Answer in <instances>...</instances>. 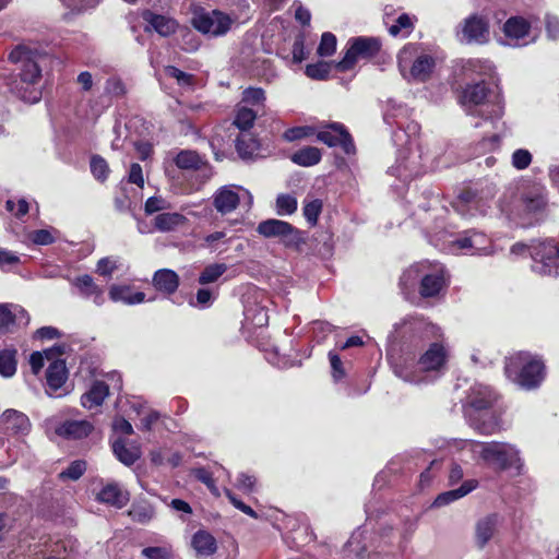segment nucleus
I'll use <instances>...</instances> for the list:
<instances>
[{
	"label": "nucleus",
	"mask_w": 559,
	"mask_h": 559,
	"mask_svg": "<svg viewBox=\"0 0 559 559\" xmlns=\"http://www.w3.org/2000/svg\"><path fill=\"white\" fill-rule=\"evenodd\" d=\"M448 353L439 343H432L417 362L403 360L393 365V372L405 382L419 384L436 378L447 362Z\"/></svg>",
	"instance_id": "nucleus-1"
},
{
	"label": "nucleus",
	"mask_w": 559,
	"mask_h": 559,
	"mask_svg": "<svg viewBox=\"0 0 559 559\" xmlns=\"http://www.w3.org/2000/svg\"><path fill=\"white\" fill-rule=\"evenodd\" d=\"M461 449L471 453L473 460L483 463L496 471L509 468L520 469L522 466L520 452L507 442H480L474 440L461 441Z\"/></svg>",
	"instance_id": "nucleus-2"
},
{
	"label": "nucleus",
	"mask_w": 559,
	"mask_h": 559,
	"mask_svg": "<svg viewBox=\"0 0 559 559\" xmlns=\"http://www.w3.org/2000/svg\"><path fill=\"white\" fill-rule=\"evenodd\" d=\"M497 394L485 384L476 383L469 389L467 403L472 411L468 413L471 426L483 435H492L500 430L499 419L496 414L489 412Z\"/></svg>",
	"instance_id": "nucleus-3"
},
{
	"label": "nucleus",
	"mask_w": 559,
	"mask_h": 559,
	"mask_svg": "<svg viewBox=\"0 0 559 559\" xmlns=\"http://www.w3.org/2000/svg\"><path fill=\"white\" fill-rule=\"evenodd\" d=\"M504 371L510 380L525 389L538 386L544 378L543 362L522 352L507 359Z\"/></svg>",
	"instance_id": "nucleus-4"
},
{
	"label": "nucleus",
	"mask_w": 559,
	"mask_h": 559,
	"mask_svg": "<svg viewBox=\"0 0 559 559\" xmlns=\"http://www.w3.org/2000/svg\"><path fill=\"white\" fill-rule=\"evenodd\" d=\"M191 24L203 35L219 37L228 33L234 20L219 10L207 11L201 7H195L192 10Z\"/></svg>",
	"instance_id": "nucleus-5"
},
{
	"label": "nucleus",
	"mask_w": 559,
	"mask_h": 559,
	"mask_svg": "<svg viewBox=\"0 0 559 559\" xmlns=\"http://www.w3.org/2000/svg\"><path fill=\"white\" fill-rule=\"evenodd\" d=\"M399 67L406 78V70L409 68V76L417 81H426L433 67L435 59L426 53L417 55V47L415 45L405 46L397 56Z\"/></svg>",
	"instance_id": "nucleus-6"
},
{
	"label": "nucleus",
	"mask_w": 559,
	"mask_h": 559,
	"mask_svg": "<svg viewBox=\"0 0 559 559\" xmlns=\"http://www.w3.org/2000/svg\"><path fill=\"white\" fill-rule=\"evenodd\" d=\"M257 231L265 238H277L287 248L299 249L306 242L304 233L285 221L270 218L259 223Z\"/></svg>",
	"instance_id": "nucleus-7"
},
{
	"label": "nucleus",
	"mask_w": 559,
	"mask_h": 559,
	"mask_svg": "<svg viewBox=\"0 0 559 559\" xmlns=\"http://www.w3.org/2000/svg\"><path fill=\"white\" fill-rule=\"evenodd\" d=\"M347 46L343 59L334 63L341 72L353 69L360 59L373 58L381 49L380 40L374 37H355L348 40Z\"/></svg>",
	"instance_id": "nucleus-8"
},
{
	"label": "nucleus",
	"mask_w": 559,
	"mask_h": 559,
	"mask_svg": "<svg viewBox=\"0 0 559 559\" xmlns=\"http://www.w3.org/2000/svg\"><path fill=\"white\" fill-rule=\"evenodd\" d=\"M533 270L542 275H559V248L554 240L539 241L531 246Z\"/></svg>",
	"instance_id": "nucleus-9"
},
{
	"label": "nucleus",
	"mask_w": 559,
	"mask_h": 559,
	"mask_svg": "<svg viewBox=\"0 0 559 559\" xmlns=\"http://www.w3.org/2000/svg\"><path fill=\"white\" fill-rule=\"evenodd\" d=\"M317 139L330 147L341 146L347 155L356 152L354 140L342 123L329 124L326 129L317 132Z\"/></svg>",
	"instance_id": "nucleus-10"
},
{
	"label": "nucleus",
	"mask_w": 559,
	"mask_h": 559,
	"mask_svg": "<svg viewBox=\"0 0 559 559\" xmlns=\"http://www.w3.org/2000/svg\"><path fill=\"white\" fill-rule=\"evenodd\" d=\"M461 35L467 44H486L490 38L489 23L485 17L473 14L463 21Z\"/></svg>",
	"instance_id": "nucleus-11"
},
{
	"label": "nucleus",
	"mask_w": 559,
	"mask_h": 559,
	"mask_svg": "<svg viewBox=\"0 0 559 559\" xmlns=\"http://www.w3.org/2000/svg\"><path fill=\"white\" fill-rule=\"evenodd\" d=\"M500 521L501 518L498 513H489L476 521L474 526V542L477 549H484L495 537Z\"/></svg>",
	"instance_id": "nucleus-12"
},
{
	"label": "nucleus",
	"mask_w": 559,
	"mask_h": 559,
	"mask_svg": "<svg viewBox=\"0 0 559 559\" xmlns=\"http://www.w3.org/2000/svg\"><path fill=\"white\" fill-rule=\"evenodd\" d=\"M547 205L546 189L540 185H533L524 190L521 198L522 211L525 215H537L544 212Z\"/></svg>",
	"instance_id": "nucleus-13"
},
{
	"label": "nucleus",
	"mask_w": 559,
	"mask_h": 559,
	"mask_svg": "<svg viewBox=\"0 0 559 559\" xmlns=\"http://www.w3.org/2000/svg\"><path fill=\"white\" fill-rule=\"evenodd\" d=\"M503 34L512 41L513 46L527 45L530 41H534L536 39L534 36L530 40H526L531 35V25L522 16H512L508 19L503 25Z\"/></svg>",
	"instance_id": "nucleus-14"
},
{
	"label": "nucleus",
	"mask_w": 559,
	"mask_h": 559,
	"mask_svg": "<svg viewBox=\"0 0 559 559\" xmlns=\"http://www.w3.org/2000/svg\"><path fill=\"white\" fill-rule=\"evenodd\" d=\"M175 164L180 169L198 171L202 176L201 182L212 176L211 167L195 151L185 150L179 152L175 158Z\"/></svg>",
	"instance_id": "nucleus-15"
},
{
	"label": "nucleus",
	"mask_w": 559,
	"mask_h": 559,
	"mask_svg": "<svg viewBox=\"0 0 559 559\" xmlns=\"http://www.w3.org/2000/svg\"><path fill=\"white\" fill-rule=\"evenodd\" d=\"M490 240L483 233L473 230L466 231L454 241V246L471 254H488Z\"/></svg>",
	"instance_id": "nucleus-16"
},
{
	"label": "nucleus",
	"mask_w": 559,
	"mask_h": 559,
	"mask_svg": "<svg viewBox=\"0 0 559 559\" xmlns=\"http://www.w3.org/2000/svg\"><path fill=\"white\" fill-rule=\"evenodd\" d=\"M70 283L81 297L92 299L96 306L99 307L105 302L104 290L94 282L92 276L87 274L80 275L72 278Z\"/></svg>",
	"instance_id": "nucleus-17"
},
{
	"label": "nucleus",
	"mask_w": 559,
	"mask_h": 559,
	"mask_svg": "<svg viewBox=\"0 0 559 559\" xmlns=\"http://www.w3.org/2000/svg\"><path fill=\"white\" fill-rule=\"evenodd\" d=\"M29 322L28 313L17 305H0V333H7L11 326L27 325Z\"/></svg>",
	"instance_id": "nucleus-18"
},
{
	"label": "nucleus",
	"mask_w": 559,
	"mask_h": 559,
	"mask_svg": "<svg viewBox=\"0 0 559 559\" xmlns=\"http://www.w3.org/2000/svg\"><path fill=\"white\" fill-rule=\"evenodd\" d=\"M445 285L444 271L436 265L431 271L426 270L423 274L419 293L423 297H433L440 293Z\"/></svg>",
	"instance_id": "nucleus-19"
},
{
	"label": "nucleus",
	"mask_w": 559,
	"mask_h": 559,
	"mask_svg": "<svg viewBox=\"0 0 559 559\" xmlns=\"http://www.w3.org/2000/svg\"><path fill=\"white\" fill-rule=\"evenodd\" d=\"M240 202V195L231 187H223L213 197V204L217 212L225 215L235 211Z\"/></svg>",
	"instance_id": "nucleus-20"
},
{
	"label": "nucleus",
	"mask_w": 559,
	"mask_h": 559,
	"mask_svg": "<svg viewBox=\"0 0 559 559\" xmlns=\"http://www.w3.org/2000/svg\"><path fill=\"white\" fill-rule=\"evenodd\" d=\"M93 430V425L85 419L67 420L56 428V433L68 439H82Z\"/></svg>",
	"instance_id": "nucleus-21"
},
{
	"label": "nucleus",
	"mask_w": 559,
	"mask_h": 559,
	"mask_svg": "<svg viewBox=\"0 0 559 559\" xmlns=\"http://www.w3.org/2000/svg\"><path fill=\"white\" fill-rule=\"evenodd\" d=\"M1 423L4 429L12 433H26L31 428L28 417L15 409H7L3 412Z\"/></svg>",
	"instance_id": "nucleus-22"
},
{
	"label": "nucleus",
	"mask_w": 559,
	"mask_h": 559,
	"mask_svg": "<svg viewBox=\"0 0 559 559\" xmlns=\"http://www.w3.org/2000/svg\"><path fill=\"white\" fill-rule=\"evenodd\" d=\"M47 385L46 390L48 395H52V392L59 390L67 380V368L66 362L62 359H56L49 364L46 372Z\"/></svg>",
	"instance_id": "nucleus-23"
},
{
	"label": "nucleus",
	"mask_w": 559,
	"mask_h": 559,
	"mask_svg": "<svg viewBox=\"0 0 559 559\" xmlns=\"http://www.w3.org/2000/svg\"><path fill=\"white\" fill-rule=\"evenodd\" d=\"M478 486V481L476 479H467L465 480L459 488L452 489L445 492H442L437 496L432 506L440 508L447 504H450L472 492Z\"/></svg>",
	"instance_id": "nucleus-24"
},
{
	"label": "nucleus",
	"mask_w": 559,
	"mask_h": 559,
	"mask_svg": "<svg viewBox=\"0 0 559 559\" xmlns=\"http://www.w3.org/2000/svg\"><path fill=\"white\" fill-rule=\"evenodd\" d=\"M97 500L116 508H122L129 501V493L122 490L118 484L110 483L98 492Z\"/></svg>",
	"instance_id": "nucleus-25"
},
{
	"label": "nucleus",
	"mask_w": 559,
	"mask_h": 559,
	"mask_svg": "<svg viewBox=\"0 0 559 559\" xmlns=\"http://www.w3.org/2000/svg\"><path fill=\"white\" fill-rule=\"evenodd\" d=\"M153 285L157 290L173 294L179 286V276L173 270L162 269L155 272L153 276Z\"/></svg>",
	"instance_id": "nucleus-26"
},
{
	"label": "nucleus",
	"mask_w": 559,
	"mask_h": 559,
	"mask_svg": "<svg viewBox=\"0 0 559 559\" xmlns=\"http://www.w3.org/2000/svg\"><path fill=\"white\" fill-rule=\"evenodd\" d=\"M109 393L108 385L103 381L93 383L88 392L82 395L81 404L85 408H93L103 404Z\"/></svg>",
	"instance_id": "nucleus-27"
},
{
	"label": "nucleus",
	"mask_w": 559,
	"mask_h": 559,
	"mask_svg": "<svg viewBox=\"0 0 559 559\" xmlns=\"http://www.w3.org/2000/svg\"><path fill=\"white\" fill-rule=\"evenodd\" d=\"M144 20L160 35L169 36L177 29V22L168 16L146 12Z\"/></svg>",
	"instance_id": "nucleus-28"
},
{
	"label": "nucleus",
	"mask_w": 559,
	"mask_h": 559,
	"mask_svg": "<svg viewBox=\"0 0 559 559\" xmlns=\"http://www.w3.org/2000/svg\"><path fill=\"white\" fill-rule=\"evenodd\" d=\"M488 88L484 82L467 85L462 94L461 103L463 106H478L486 99Z\"/></svg>",
	"instance_id": "nucleus-29"
},
{
	"label": "nucleus",
	"mask_w": 559,
	"mask_h": 559,
	"mask_svg": "<svg viewBox=\"0 0 559 559\" xmlns=\"http://www.w3.org/2000/svg\"><path fill=\"white\" fill-rule=\"evenodd\" d=\"M109 297L112 301H122L127 305L141 304L145 299V294L142 292H131L126 286L112 285L109 289Z\"/></svg>",
	"instance_id": "nucleus-30"
},
{
	"label": "nucleus",
	"mask_w": 559,
	"mask_h": 559,
	"mask_svg": "<svg viewBox=\"0 0 559 559\" xmlns=\"http://www.w3.org/2000/svg\"><path fill=\"white\" fill-rule=\"evenodd\" d=\"M192 547L201 556H211L217 549L215 538L205 531H198L193 535Z\"/></svg>",
	"instance_id": "nucleus-31"
},
{
	"label": "nucleus",
	"mask_w": 559,
	"mask_h": 559,
	"mask_svg": "<svg viewBox=\"0 0 559 559\" xmlns=\"http://www.w3.org/2000/svg\"><path fill=\"white\" fill-rule=\"evenodd\" d=\"M187 218L180 213H162L154 217V226L162 233L175 230L182 226Z\"/></svg>",
	"instance_id": "nucleus-32"
},
{
	"label": "nucleus",
	"mask_w": 559,
	"mask_h": 559,
	"mask_svg": "<svg viewBox=\"0 0 559 559\" xmlns=\"http://www.w3.org/2000/svg\"><path fill=\"white\" fill-rule=\"evenodd\" d=\"M112 450L116 457L127 466L132 465L141 456L140 449L136 447H127L122 439H117L112 443Z\"/></svg>",
	"instance_id": "nucleus-33"
},
{
	"label": "nucleus",
	"mask_w": 559,
	"mask_h": 559,
	"mask_svg": "<svg viewBox=\"0 0 559 559\" xmlns=\"http://www.w3.org/2000/svg\"><path fill=\"white\" fill-rule=\"evenodd\" d=\"M321 151L314 146H306L292 155V162L302 167L314 166L320 163Z\"/></svg>",
	"instance_id": "nucleus-34"
},
{
	"label": "nucleus",
	"mask_w": 559,
	"mask_h": 559,
	"mask_svg": "<svg viewBox=\"0 0 559 559\" xmlns=\"http://www.w3.org/2000/svg\"><path fill=\"white\" fill-rule=\"evenodd\" d=\"M429 269V265L421 262L416 263L409 266L404 271L400 278V285L403 289L413 288L418 282L421 283L423 274H425L426 270Z\"/></svg>",
	"instance_id": "nucleus-35"
},
{
	"label": "nucleus",
	"mask_w": 559,
	"mask_h": 559,
	"mask_svg": "<svg viewBox=\"0 0 559 559\" xmlns=\"http://www.w3.org/2000/svg\"><path fill=\"white\" fill-rule=\"evenodd\" d=\"M236 148L242 158H248L258 151L259 143L251 133L242 132L236 138Z\"/></svg>",
	"instance_id": "nucleus-36"
},
{
	"label": "nucleus",
	"mask_w": 559,
	"mask_h": 559,
	"mask_svg": "<svg viewBox=\"0 0 559 559\" xmlns=\"http://www.w3.org/2000/svg\"><path fill=\"white\" fill-rule=\"evenodd\" d=\"M16 350H0V374L5 378L12 377L16 372Z\"/></svg>",
	"instance_id": "nucleus-37"
},
{
	"label": "nucleus",
	"mask_w": 559,
	"mask_h": 559,
	"mask_svg": "<svg viewBox=\"0 0 559 559\" xmlns=\"http://www.w3.org/2000/svg\"><path fill=\"white\" fill-rule=\"evenodd\" d=\"M129 515L132 518L133 521L144 524L150 522L154 518L155 511L150 503L139 502L134 503L131 507Z\"/></svg>",
	"instance_id": "nucleus-38"
},
{
	"label": "nucleus",
	"mask_w": 559,
	"mask_h": 559,
	"mask_svg": "<svg viewBox=\"0 0 559 559\" xmlns=\"http://www.w3.org/2000/svg\"><path fill=\"white\" fill-rule=\"evenodd\" d=\"M227 265L225 263H213L204 267L199 276V283L206 285L216 282L226 271Z\"/></svg>",
	"instance_id": "nucleus-39"
},
{
	"label": "nucleus",
	"mask_w": 559,
	"mask_h": 559,
	"mask_svg": "<svg viewBox=\"0 0 559 559\" xmlns=\"http://www.w3.org/2000/svg\"><path fill=\"white\" fill-rule=\"evenodd\" d=\"M297 199L288 193L278 194L276 198V213L281 216L292 215L297 211Z\"/></svg>",
	"instance_id": "nucleus-40"
},
{
	"label": "nucleus",
	"mask_w": 559,
	"mask_h": 559,
	"mask_svg": "<svg viewBox=\"0 0 559 559\" xmlns=\"http://www.w3.org/2000/svg\"><path fill=\"white\" fill-rule=\"evenodd\" d=\"M257 112L248 107H239L235 117V126L242 131H247L253 126Z\"/></svg>",
	"instance_id": "nucleus-41"
},
{
	"label": "nucleus",
	"mask_w": 559,
	"mask_h": 559,
	"mask_svg": "<svg viewBox=\"0 0 559 559\" xmlns=\"http://www.w3.org/2000/svg\"><path fill=\"white\" fill-rule=\"evenodd\" d=\"M20 75L22 82L34 85L40 79V68L35 61L26 59Z\"/></svg>",
	"instance_id": "nucleus-42"
},
{
	"label": "nucleus",
	"mask_w": 559,
	"mask_h": 559,
	"mask_svg": "<svg viewBox=\"0 0 559 559\" xmlns=\"http://www.w3.org/2000/svg\"><path fill=\"white\" fill-rule=\"evenodd\" d=\"M336 43L337 40L334 34L330 32L323 33L321 36L319 47L317 49L318 55L320 57L332 56L336 50Z\"/></svg>",
	"instance_id": "nucleus-43"
},
{
	"label": "nucleus",
	"mask_w": 559,
	"mask_h": 559,
	"mask_svg": "<svg viewBox=\"0 0 559 559\" xmlns=\"http://www.w3.org/2000/svg\"><path fill=\"white\" fill-rule=\"evenodd\" d=\"M322 201L319 199H314L308 202H305V205L302 207L304 216L307 219V222L314 226L318 222L319 215L322 211Z\"/></svg>",
	"instance_id": "nucleus-44"
},
{
	"label": "nucleus",
	"mask_w": 559,
	"mask_h": 559,
	"mask_svg": "<svg viewBox=\"0 0 559 559\" xmlns=\"http://www.w3.org/2000/svg\"><path fill=\"white\" fill-rule=\"evenodd\" d=\"M313 134H317L316 129L311 126H299L287 129L283 136L288 142H294L297 140L309 138Z\"/></svg>",
	"instance_id": "nucleus-45"
},
{
	"label": "nucleus",
	"mask_w": 559,
	"mask_h": 559,
	"mask_svg": "<svg viewBox=\"0 0 559 559\" xmlns=\"http://www.w3.org/2000/svg\"><path fill=\"white\" fill-rule=\"evenodd\" d=\"M331 71V63L319 61L317 63L308 64L306 67V74L313 80L328 79Z\"/></svg>",
	"instance_id": "nucleus-46"
},
{
	"label": "nucleus",
	"mask_w": 559,
	"mask_h": 559,
	"mask_svg": "<svg viewBox=\"0 0 559 559\" xmlns=\"http://www.w3.org/2000/svg\"><path fill=\"white\" fill-rule=\"evenodd\" d=\"M165 74L173 78L182 87H190L194 83V76L190 73L183 72L174 66H167L165 68Z\"/></svg>",
	"instance_id": "nucleus-47"
},
{
	"label": "nucleus",
	"mask_w": 559,
	"mask_h": 559,
	"mask_svg": "<svg viewBox=\"0 0 559 559\" xmlns=\"http://www.w3.org/2000/svg\"><path fill=\"white\" fill-rule=\"evenodd\" d=\"M414 27V23L412 17L408 14H401L395 23L389 27V33L392 36L400 35L403 31H405L404 35H408Z\"/></svg>",
	"instance_id": "nucleus-48"
},
{
	"label": "nucleus",
	"mask_w": 559,
	"mask_h": 559,
	"mask_svg": "<svg viewBox=\"0 0 559 559\" xmlns=\"http://www.w3.org/2000/svg\"><path fill=\"white\" fill-rule=\"evenodd\" d=\"M86 471L85 461L78 460L72 462L64 471L59 474L61 479L78 480Z\"/></svg>",
	"instance_id": "nucleus-49"
},
{
	"label": "nucleus",
	"mask_w": 559,
	"mask_h": 559,
	"mask_svg": "<svg viewBox=\"0 0 559 559\" xmlns=\"http://www.w3.org/2000/svg\"><path fill=\"white\" fill-rule=\"evenodd\" d=\"M478 201L469 195V193L462 194L459 202L455 204V209L462 215L474 216L477 211Z\"/></svg>",
	"instance_id": "nucleus-50"
},
{
	"label": "nucleus",
	"mask_w": 559,
	"mask_h": 559,
	"mask_svg": "<svg viewBox=\"0 0 559 559\" xmlns=\"http://www.w3.org/2000/svg\"><path fill=\"white\" fill-rule=\"evenodd\" d=\"M265 100V93L260 87H249L242 93V103L251 106L263 104Z\"/></svg>",
	"instance_id": "nucleus-51"
},
{
	"label": "nucleus",
	"mask_w": 559,
	"mask_h": 559,
	"mask_svg": "<svg viewBox=\"0 0 559 559\" xmlns=\"http://www.w3.org/2000/svg\"><path fill=\"white\" fill-rule=\"evenodd\" d=\"M142 556L146 559H170L171 548L169 546L145 547L142 549Z\"/></svg>",
	"instance_id": "nucleus-52"
},
{
	"label": "nucleus",
	"mask_w": 559,
	"mask_h": 559,
	"mask_svg": "<svg viewBox=\"0 0 559 559\" xmlns=\"http://www.w3.org/2000/svg\"><path fill=\"white\" fill-rule=\"evenodd\" d=\"M91 170L95 178L105 180L108 176L109 168L107 162L100 156H93L91 159Z\"/></svg>",
	"instance_id": "nucleus-53"
},
{
	"label": "nucleus",
	"mask_w": 559,
	"mask_h": 559,
	"mask_svg": "<svg viewBox=\"0 0 559 559\" xmlns=\"http://www.w3.org/2000/svg\"><path fill=\"white\" fill-rule=\"evenodd\" d=\"M532 163V154L527 150L519 148L512 154V166L519 170L525 169Z\"/></svg>",
	"instance_id": "nucleus-54"
},
{
	"label": "nucleus",
	"mask_w": 559,
	"mask_h": 559,
	"mask_svg": "<svg viewBox=\"0 0 559 559\" xmlns=\"http://www.w3.org/2000/svg\"><path fill=\"white\" fill-rule=\"evenodd\" d=\"M465 72H477L480 74H489L492 70V66L489 61L485 60H467L463 66Z\"/></svg>",
	"instance_id": "nucleus-55"
},
{
	"label": "nucleus",
	"mask_w": 559,
	"mask_h": 559,
	"mask_svg": "<svg viewBox=\"0 0 559 559\" xmlns=\"http://www.w3.org/2000/svg\"><path fill=\"white\" fill-rule=\"evenodd\" d=\"M213 301V293L209 288H200L195 295V301L190 300V305L199 308H207Z\"/></svg>",
	"instance_id": "nucleus-56"
},
{
	"label": "nucleus",
	"mask_w": 559,
	"mask_h": 559,
	"mask_svg": "<svg viewBox=\"0 0 559 559\" xmlns=\"http://www.w3.org/2000/svg\"><path fill=\"white\" fill-rule=\"evenodd\" d=\"M116 270L117 261L109 257L100 259L96 265V272L104 277H110Z\"/></svg>",
	"instance_id": "nucleus-57"
},
{
	"label": "nucleus",
	"mask_w": 559,
	"mask_h": 559,
	"mask_svg": "<svg viewBox=\"0 0 559 559\" xmlns=\"http://www.w3.org/2000/svg\"><path fill=\"white\" fill-rule=\"evenodd\" d=\"M168 207L169 204L165 199L160 197H151L145 202L144 211L147 215H152Z\"/></svg>",
	"instance_id": "nucleus-58"
},
{
	"label": "nucleus",
	"mask_w": 559,
	"mask_h": 559,
	"mask_svg": "<svg viewBox=\"0 0 559 559\" xmlns=\"http://www.w3.org/2000/svg\"><path fill=\"white\" fill-rule=\"evenodd\" d=\"M225 493L227 498L229 499L230 503L237 508L238 510L242 511L245 514L257 519L258 514L257 512L249 506L245 504L242 501H240L229 489H225Z\"/></svg>",
	"instance_id": "nucleus-59"
},
{
	"label": "nucleus",
	"mask_w": 559,
	"mask_h": 559,
	"mask_svg": "<svg viewBox=\"0 0 559 559\" xmlns=\"http://www.w3.org/2000/svg\"><path fill=\"white\" fill-rule=\"evenodd\" d=\"M545 23L548 37L557 39L559 37V17L552 14H547Z\"/></svg>",
	"instance_id": "nucleus-60"
},
{
	"label": "nucleus",
	"mask_w": 559,
	"mask_h": 559,
	"mask_svg": "<svg viewBox=\"0 0 559 559\" xmlns=\"http://www.w3.org/2000/svg\"><path fill=\"white\" fill-rule=\"evenodd\" d=\"M31 238L36 245H50L53 242V237L50 231L46 229H38L32 233Z\"/></svg>",
	"instance_id": "nucleus-61"
},
{
	"label": "nucleus",
	"mask_w": 559,
	"mask_h": 559,
	"mask_svg": "<svg viewBox=\"0 0 559 559\" xmlns=\"http://www.w3.org/2000/svg\"><path fill=\"white\" fill-rule=\"evenodd\" d=\"M255 478L252 475L240 474L237 478L236 487L240 490L251 492L254 489Z\"/></svg>",
	"instance_id": "nucleus-62"
},
{
	"label": "nucleus",
	"mask_w": 559,
	"mask_h": 559,
	"mask_svg": "<svg viewBox=\"0 0 559 559\" xmlns=\"http://www.w3.org/2000/svg\"><path fill=\"white\" fill-rule=\"evenodd\" d=\"M129 182L136 185L142 188L144 186V178L142 173V167L138 163H133L130 166L129 171Z\"/></svg>",
	"instance_id": "nucleus-63"
},
{
	"label": "nucleus",
	"mask_w": 559,
	"mask_h": 559,
	"mask_svg": "<svg viewBox=\"0 0 559 559\" xmlns=\"http://www.w3.org/2000/svg\"><path fill=\"white\" fill-rule=\"evenodd\" d=\"M7 210L13 212L15 216L20 217L28 212V204L25 200H20L17 203L14 201H7Z\"/></svg>",
	"instance_id": "nucleus-64"
}]
</instances>
